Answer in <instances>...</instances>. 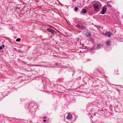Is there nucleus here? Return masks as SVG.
Wrapping results in <instances>:
<instances>
[{
  "label": "nucleus",
  "mask_w": 123,
  "mask_h": 123,
  "mask_svg": "<svg viewBox=\"0 0 123 123\" xmlns=\"http://www.w3.org/2000/svg\"><path fill=\"white\" fill-rule=\"evenodd\" d=\"M93 6L94 9V10L95 12H98L100 10L99 6L98 4L95 3L93 4Z\"/></svg>",
  "instance_id": "f257e3e1"
},
{
  "label": "nucleus",
  "mask_w": 123,
  "mask_h": 123,
  "mask_svg": "<svg viewBox=\"0 0 123 123\" xmlns=\"http://www.w3.org/2000/svg\"><path fill=\"white\" fill-rule=\"evenodd\" d=\"M84 34L85 36L87 37H89L91 36V32L89 30H86L84 31Z\"/></svg>",
  "instance_id": "f03ea898"
},
{
  "label": "nucleus",
  "mask_w": 123,
  "mask_h": 123,
  "mask_svg": "<svg viewBox=\"0 0 123 123\" xmlns=\"http://www.w3.org/2000/svg\"><path fill=\"white\" fill-rule=\"evenodd\" d=\"M113 33H112L110 32H107L105 34V36H106L108 37H110L111 36H112Z\"/></svg>",
  "instance_id": "7ed1b4c3"
},
{
  "label": "nucleus",
  "mask_w": 123,
  "mask_h": 123,
  "mask_svg": "<svg viewBox=\"0 0 123 123\" xmlns=\"http://www.w3.org/2000/svg\"><path fill=\"white\" fill-rule=\"evenodd\" d=\"M106 8L105 7H103L102 9V12H101L100 14H104L106 12Z\"/></svg>",
  "instance_id": "20e7f679"
},
{
  "label": "nucleus",
  "mask_w": 123,
  "mask_h": 123,
  "mask_svg": "<svg viewBox=\"0 0 123 123\" xmlns=\"http://www.w3.org/2000/svg\"><path fill=\"white\" fill-rule=\"evenodd\" d=\"M47 31L51 32L52 34H54L55 33V31L50 28H48L47 29Z\"/></svg>",
  "instance_id": "39448f33"
},
{
  "label": "nucleus",
  "mask_w": 123,
  "mask_h": 123,
  "mask_svg": "<svg viewBox=\"0 0 123 123\" xmlns=\"http://www.w3.org/2000/svg\"><path fill=\"white\" fill-rule=\"evenodd\" d=\"M72 117V114L70 113H69L68 116L67 117V118L68 119H71Z\"/></svg>",
  "instance_id": "423d86ee"
},
{
  "label": "nucleus",
  "mask_w": 123,
  "mask_h": 123,
  "mask_svg": "<svg viewBox=\"0 0 123 123\" xmlns=\"http://www.w3.org/2000/svg\"><path fill=\"white\" fill-rule=\"evenodd\" d=\"M103 45L99 44H98L97 47V48L98 49H99L100 48H101L103 47Z\"/></svg>",
  "instance_id": "0eeeda50"
},
{
  "label": "nucleus",
  "mask_w": 123,
  "mask_h": 123,
  "mask_svg": "<svg viewBox=\"0 0 123 123\" xmlns=\"http://www.w3.org/2000/svg\"><path fill=\"white\" fill-rule=\"evenodd\" d=\"M111 43V41H107L106 42V45L107 46H108L110 45Z\"/></svg>",
  "instance_id": "6e6552de"
},
{
  "label": "nucleus",
  "mask_w": 123,
  "mask_h": 123,
  "mask_svg": "<svg viewBox=\"0 0 123 123\" xmlns=\"http://www.w3.org/2000/svg\"><path fill=\"white\" fill-rule=\"evenodd\" d=\"M80 28L82 29H86V28L85 26H84L83 25H82L81 26Z\"/></svg>",
  "instance_id": "1a4fd4ad"
},
{
  "label": "nucleus",
  "mask_w": 123,
  "mask_h": 123,
  "mask_svg": "<svg viewBox=\"0 0 123 123\" xmlns=\"http://www.w3.org/2000/svg\"><path fill=\"white\" fill-rule=\"evenodd\" d=\"M82 12L83 13H85L86 12V10L85 9H83L82 10Z\"/></svg>",
  "instance_id": "9d476101"
},
{
  "label": "nucleus",
  "mask_w": 123,
  "mask_h": 123,
  "mask_svg": "<svg viewBox=\"0 0 123 123\" xmlns=\"http://www.w3.org/2000/svg\"><path fill=\"white\" fill-rule=\"evenodd\" d=\"M5 47L4 45H3L1 46H0V50L2 49L3 48H4Z\"/></svg>",
  "instance_id": "9b49d317"
},
{
  "label": "nucleus",
  "mask_w": 123,
  "mask_h": 123,
  "mask_svg": "<svg viewBox=\"0 0 123 123\" xmlns=\"http://www.w3.org/2000/svg\"><path fill=\"white\" fill-rule=\"evenodd\" d=\"M74 8H75V12H76L78 10V8L77 7H75Z\"/></svg>",
  "instance_id": "f8f14e48"
},
{
  "label": "nucleus",
  "mask_w": 123,
  "mask_h": 123,
  "mask_svg": "<svg viewBox=\"0 0 123 123\" xmlns=\"http://www.w3.org/2000/svg\"><path fill=\"white\" fill-rule=\"evenodd\" d=\"M76 27H77L80 28V27L81 26L79 24H77L76 25Z\"/></svg>",
  "instance_id": "ddd939ff"
},
{
  "label": "nucleus",
  "mask_w": 123,
  "mask_h": 123,
  "mask_svg": "<svg viewBox=\"0 0 123 123\" xmlns=\"http://www.w3.org/2000/svg\"><path fill=\"white\" fill-rule=\"evenodd\" d=\"M21 39L20 38H17L16 39V41H19Z\"/></svg>",
  "instance_id": "4468645a"
},
{
  "label": "nucleus",
  "mask_w": 123,
  "mask_h": 123,
  "mask_svg": "<svg viewBox=\"0 0 123 123\" xmlns=\"http://www.w3.org/2000/svg\"><path fill=\"white\" fill-rule=\"evenodd\" d=\"M55 65H58V64L57 63H55Z\"/></svg>",
  "instance_id": "2eb2a0df"
},
{
  "label": "nucleus",
  "mask_w": 123,
  "mask_h": 123,
  "mask_svg": "<svg viewBox=\"0 0 123 123\" xmlns=\"http://www.w3.org/2000/svg\"><path fill=\"white\" fill-rule=\"evenodd\" d=\"M79 38H77V41H79Z\"/></svg>",
  "instance_id": "dca6fc26"
},
{
  "label": "nucleus",
  "mask_w": 123,
  "mask_h": 123,
  "mask_svg": "<svg viewBox=\"0 0 123 123\" xmlns=\"http://www.w3.org/2000/svg\"><path fill=\"white\" fill-rule=\"evenodd\" d=\"M43 121L44 122H45L46 121V120L45 119H44V120H43Z\"/></svg>",
  "instance_id": "f3484780"
},
{
  "label": "nucleus",
  "mask_w": 123,
  "mask_h": 123,
  "mask_svg": "<svg viewBox=\"0 0 123 123\" xmlns=\"http://www.w3.org/2000/svg\"><path fill=\"white\" fill-rule=\"evenodd\" d=\"M44 118H46V117H43Z\"/></svg>",
  "instance_id": "a211bd4d"
},
{
  "label": "nucleus",
  "mask_w": 123,
  "mask_h": 123,
  "mask_svg": "<svg viewBox=\"0 0 123 123\" xmlns=\"http://www.w3.org/2000/svg\"><path fill=\"white\" fill-rule=\"evenodd\" d=\"M58 2L60 3V4H61V5H62V4L61 3H60L59 1H58Z\"/></svg>",
  "instance_id": "6ab92c4d"
},
{
  "label": "nucleus",
  "mask_w": 123,
  "mask_h": 123,
  "mask_svg": "<svg viewBox=\"0 0 123 123\" xmlns=\"http://www.w3.org/2000/svg\"><path fill=\"white\" fill-rule=\"evenodd\" d=\"M95 113L93 115V116H94V115L95 116Z\"/></svg>",
  "instance_id": "aec40b11"
},
{
  "label": "nucleus",
  "mask_w": 123,
  "mask_h": 123,
  "mask_svg": "<svg viewBox=\"0 0 123 123\" xmlns=\"http://www.w3.org/2000/svg\"><path fill=\"white\" fill-rule=\"evenodd\" d=\"M31 105V104H30L29 105V106H30V105Z\"/></svg>",
  "instance_id": "412c9836"
}]
</instances>
